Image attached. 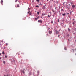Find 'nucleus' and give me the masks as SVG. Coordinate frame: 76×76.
<instances>
[{"label": "nucleus", "mask_w": 76, "mask_h": 76, "mask_svg": "<svg viewBox=\"0 0 76 76\" xmlns=\"http://www.w3.org/2000/svg\"><path fill=\"white\" fill-rule=\"evenodd\" d=\"M68 30L69 31V32H70V28H68Z\"/></svg>", "instance_id": "11"}, {"label": "nucleus", "mask_w": 76, "mask_h": 76, "mask_svg": "<svg viewBox=\"0 0 76 76\" xmlns=\"http://www.w3.org/2000/svg\"><path fill=\"white\" fill-rule=\"evenodd\" d=\"M35 20H37V18H35Z\"/></svg>", "instance_id": "24"}, {"label": "nucleus", "mask_w": 76, "mask_h": 76, "mask_svg": "<svg viewBox=\"0 0 76 76\" xmlns=\"http://www.w3.org/2000/svg\"><path fill=\"white\" fill-rule=\"evenodd\" d=\"M49 0H47V1H48Z\"/></svg>", "instance_id": "41"}, {"label": "nucleus", "mask_w": 76, "mask_h": 76, "mask_svg": "<svg viewBox=\"0 0 76 76\" xmlns=\"http://www.w3.org/2000/svg\"><path fill=\"white\" fill-rule=\"evenodd\" d=\"M64 50H66V47H65L64 48Z\"/></svg>", "instance_id": "17"}, {"label": "nucleus", "mask_w": 76, "mask_h": 76, "mask_svg": "<svg viewBox=\"0 0 76 76\" xmlns=\"http://www.w3.org/2000/svg\"><path fill=\"white\" fill-rule=\"evenodd\" d=\"M28 10H30V8H28Z\"/></svg>", "instance_id": "28"}, {"label": "nucleus", "mask_w": 76, "mask_h": 76, "mask_svg": "<svg viewBox=\"0 0 76 76\" xmlns=\"http://www.w3.org/2000/svg\"><path fill=\"white\" fill-rule=\"evenodd\" d=\"M73 20H75V19H73Z\"/></svg>", "instance_id": "38"}, {"label": "nucleus", "mask_w": 76, "mask_h": 76, "mask_svg": "<svg viewBox=\"0 0 76 76\" xmlns=\"http://www.w3.org/2000/svg\"><path fill=\"white\" fill-rule=\"evenodd\" d=\"M49 33L50 34H52V31H49Z\"/></svg>", "instance_id": "3"}, {"label": "nucleus", "mask_w": 76, "mask_h": 76, "mask_svg": "<svg viewBox=\"0 0 76 76\" xmlns=\"http://www.w3.org/2000/svg\"><path fill=\"white\" fill-rule=\"evenodd\" d=\"M68 41H69V39H68Z\"/></svg>", "instance_id": "43"}, {"label": "nucleus", "mask_w": 76, "mask_h": 76, "mask_svg": "<svg viewBox=\"0 0 76 76\" xmlns=\"http://www.w3.org/2000/svg\"><path fill=\"white\" fill-rule=\"evenodd\" d=\"M18 1V0H16L15 1V2H17Z\"/></svg>", "instance_id": "22"}, {"label": "nucleus", "mask_w": 76, "mask_h": 76, "mask_svg": "<svg viewBox=\"0 0 76 76\" xmlns=\"http://www.w3.org/2000/svg\"><path fill=\"white\" fill-rule=\"evenodd\" d=\"M45 15V13H42V16H43L44 15Z\"/></svg>", "instance_id": "5"}, {"label": "nucleus", "mask_w": 76, "mask_h": 76, "mask_svg": "<svg viewBox=\"0 0 76 76\" xmlns=\"http://www.w3.org/2000/svg\"><path fill=\"white\" fill-rule=\"evenodd\" d=\"M22 73H24V74H25V71H22Z\"/></svg>", "instance_id": "9"}, {"label": "nucleus", "mask_w": 76, "mask_h": 76, "mask_svg": "<svg viewBox=\"0 0 76 76\" xmlns=\"http://www.w3.org/2000/svg\"><path fill=\"white\" fill-rule=\"evenodd\" d=\"M17 7H19V4H17Z\"/></svg>", "instance_id": "7"}, {"label": "nucleus", "mask_w": 76, "mask_h": 76, "mask_svg": "<svg viewBox=\"0 0 76 76\" xmlns=\"http://www.w3.org/2000/svg\"><path fill=\"white\" fill-rule=\"evenodd\" d=\"M0 55H1V53H0Z\"/></svg>", "instance_id": "32"}, {"label": "nucleus", "mask_w": 76, "mask_h": 76, "mask_svg": "<svg viewBox=\"0 0 76 76\" xmlns=\"http://www.w3.org/2000/svg\"><path fill=\"white\" fill-rule=\"evenodd\" d=\"M31 13H32V12H31L29 13V15H31Z\"/></svg>", "instance_id": "16"}, {"label": "nucleus", "mask_w": 76, "mask_h": 76, "mask_svg": "<svg viewBox=\"0 0 76 76\" xmlns=\"http://www.w3.org/2000/svg\"><path fill=\"white\" fill-rule=\"evenodd\" d=\"M30 12H31V11H29V12H28V14H29V13Z\"/></svg>", "instance_id": "15"}, {"label": "nucleus", "mask_w": 76, "mask_h": 76, "mask_svg": "<svg viewBox=\"0 0 76 76\" xmlns=\"http://www.w3.org/2000/svg\"><path fill=\"white\" fill-rule=\"evenodd\" d=\"M3 0H1V3L2 6H3Z\"/></svg>", "instance_id": "1"}, {"label": "nucleus", "mask_w": 76, "mask_h": 76, "mask_svg": "<svg viewBox=\"0 0 76 76\" xmlns=\"http://www.w3.org/2000/svg\"><path fill=\"white\" fill-rule=\"evenodd\" d=\"M5 58H7V56H6V55L5 56Z\"/></svg>", "instance_id": "18"}, {"label": "nucleus", "mask_w": 76, "mask_h": 76, "mask_svg": "<svg viewBox=\"0 0 76 76\" xmlns=\"http://www.w3.org/2000/svg\"><path fill=\"white\" fill-rule=\"evenodd\" d=\"M6 76H9V75H7Z\"/></svg>", "instance_id": "33"}, {"label": "nucleus", "mask_w": 76, "mask_h": 76, "mask_svg": "<svg viewBox=\"0 0 76 76\" xmlns=\"http://www.w3.org/2000/svg\"><path fill=\"white\" fill-rule=\"evenodd\" d=\"M23 20H25V18L24 19H23Z\"/></svg>", "instance_id": "31"}, {"label": "nucleus", "mask_w": 76, "mask_h": 76, "mask_svg": "<svg viewBox=\"0 0 76 76\" xmlns=\"http://www.w3.org/2000/svg\"><path fill=\"white\" fill-rule=\"evenodd\" d=\"M1 42H3V41H1Z\"/></svg>", "instance_id": "27"}, {"label": "nucleus", "mask_w": 76, "mask_h": 76, "mask_svg": "<svg viewBox=\"0 0 76 76\" xmlns=\"http://www.w3.org/2000/svg\"><path fill=\"white\" fill-rule=\"evenodd\" d=\"M38 18H39V17L37 18V19H38Z\"/></svg>", "instance_id": "26"}, {"label": "nucleus", "mask_w": 76, "mask_h": 76, "mask_svg": "<svg viewBox=\"0 0 76 76\" xmlns=\"http://www.w3.org/2000/svg\"><path fill=\"white\" fill-rule=\"evenodd\" d=\"M55 9H56V8H55Z\"/></svg>", "instance_id": "44"}, {"label": "nucleus", "mask_w": 76, "mask_h": 76, "mask_svg": "<svg viewBox=\"0 0 76 76\" xmlns=\"http://www.w3.org/2000/svg\"><path fill=\"white\" fill-rule=\"evenodd\" d=\"M1 57H0V60H1Z\"/></svg>", "instance_id": "30"}, {"label": "nucleus", "mask_w": 76, "mask_h": 76, "mask_svg": "<svg viewBox=\"0 0 76 76\" xmlns=\"http://www.w3.org/2000/svg\"><path fill=\"white\" fill-rule=\"evenodd\" d=\"M38 73H39V71H38Z\"/></svg>", "instance_id": "29"}, {"label": "nucleus", "mask_w": 76, "mask_h": 76, "mask_svg": "<svg viewBox=\"0 0 76 76\" xmlns=\"http://www.w3.org/2000/svg\"><path fill=\"white\" fill-rule=\"evenodd\" d=\"M73 25H74L75 24V22L73 23Z\"/></svg>", "instance_id": "25"}, {"label": "nucleus", "mask_w": 76, "mask_h": 76, "mask_svg": "<svg viewBox=\"0 0 76 76\" xmlns=\"http://www.w3.org/2000/svg\"><path fill=\"white\" fill-rule=\"evenodd\" d=\"M72 8H75V5H72Z\"/></svg>", "instance_id": "4"}, {"label": "nucleus", "mask_w": 76, "mask_h": 76, "mask_svg": "<svg viewBox=\"0 0 76 76\" xmlns=\"http://www.w3.org/2000/svg\"><path fill=\"white\" fill-rule=\"evenodd\" d=\"M36 7H39V6L38 5H37L36 6Z\"/></svg>", "instance_id": "14"}, {"label": "nucleus", "mask_w": 76, "mask_h": 76, "mask_svg": "<svg viewBox=\"0 0 76 76\" xmlns=\"http://www.w3.org/2000/svg\"><path fill=\"white\" fill-rule=\"evenodd\" d=\"M37 2H39V0H36Z\"/></svg>", "instance_id": "10"}, {"label": "nucleus", "mask_w": 76, "mask_h": 76, "mask_svg": "<svg viewBox=\"0 0 76 76\" xmlns=\"http://www.w3.org/2000/svg\"><path fill=\"white\" fill-rule=\"evenodd\" d=\"M4 76H6V75H4Z\"/></svg>", "instance_id": "37"}, {"label": "nucleus", "mask_w": 76, "mask_h": 76, "mask_svg": "<svg viewBox=\"0 0 76 76\" xmlns=\"http://www.w3.org/2000/svg\"><path fill=\"white\" fill-rule=\"evenodd\" d=\"M42 22H43L42 20H38V22L39 23H42Z\"/></svg>", "instance_id": "2"}, {"label": "nucleus", "mask_w": 76, "mask_h": 76, "mask_svg": "<svg viewBox=\"0 0 76 76\" xmlns=\"http://www.w3.org/2000/svg\"><path fill=\"white\" fill-rule=\"evenodd\" d=\"M75 41H76V40H75Z\"/></svg>", "instance_id": "45"}, {"label": "nucleus", "mask_w": 76, "mask_h": 76, "mask_svg": "<svg viewBox=\"0 0 76 76\" xmlns=\"http://www.w3.org/2000/svg\"><path fill=\"white\" fill-rule=\"evenodd\" d=\"M51 23H53V21H51Z\"/></svg>", "instance_id": "20"}, {"label": "nucleus", "mask_w": 76, "mask_h": 76, "mask_svg": "<svg viewBox=\"0 0 76 76\" xmlns=\"http://www.w3.org/2000/svg\"><path fill=\"white\" fill-rule=\"evenodd\" d=\"M69 6H70V4H69Z\"/></svg>", "instance_id": "42"}, {"label": "nucleus", "mask_w": 76, "mask_h": 76, "mask_svg": "<svg viewBox=\"0 0 76 76\" xmlns=\"http://www.w3.org/2000/svg\"><path fill=\"white\" fill-rule=\"evenodd\" d=\"M48 17H50V15H48Z\"/></svg>", "instance_id": "23"}, {"label": "nucleus", "mask_w": 76, "mask_h": 76, "mask_svg": "<svg viewBox=\"0 0 76 76\" xmlns=\"http://www.w3.org/2000/svg\"><path fill=\"white\" fill-rule=\"evenodd\" d=\"M65 15H66V14L65 13L63 14H62L63 16H65Z\"/></svg>", "instance_id": "8"}, {"label": "nucleus", "mask_w": 76, "mask_h": 76, "mask_svg": "<svg viewBox=\"0 0 76 76\" xmlns=\"http://www.w3.org/2000/svg\"><path fill=\"white\" fill-rule=\"evenodd\" d=\"M12 62H15V61H13Z\"/></svg>", "instance_id": "34"}, {"label": "nucleus", "mask_w": 76, "mask_h": 76, "mask_svg": "<svg viewBox=\"0 0 76 76\" xmlns=\"http://www.w3.org/2000/svg\"><path fill=\"white\" fill-rule=\"evenodd\" d=\"M39 13H40V12H37V14L39 15Z\"/></svg>", "instance_id": "13"}, {"label": "nucleus", "mask_w": 76, "mask_h": 76, "mask_svg": "<svg viewBox=\"0 0 76 76\" xmlns=\"http://www.w3.org/2000/svg\"><path fill=\"white\" fill-rule=\"evenodd\" d=\"M59 36H60V35H58V37H59Z\"/></svg>", "instance_id": "36"}, {"label": "nucleus", "mask_w": 76, "mask_h": 76, "mask_svg": "<svg viewBox=\"0 0 76 76\" xmlns=\"http://www.w3.org/2000/svg\"><path fill=\"white\" fill-rule=\"evenodd\" d=\"M58 22H59V20H58Z\"/></svg>", "instance_id": "40"}, {"label": "nucleus", "mask_w": 76, "mask_h": 76, "mask_svg": "<svg viewBox=\"0 0 76 76\" xmlns=\"http://www.w3.org/2000/svg\"><path fill=\"white\" fill-rule=\"evenodd\" d=\"M56 34H58V31L57 30H56Z\"/></svg>", "instance_id": "12"}, {"label": "nucleus", "mask_w": 76, "mask_h": 76, "mask_svg": "<svg viewBox=\"0 0 76 76\" xmlns=\"http://www.w3.org/2000/svg\"><path fill=\"white\" fill-rule=\"evenodd\" d=\"M2 54H5V53H4V51H3V52L2 53Z\"/></svg>", "instance_id": "6"}, {"label": "nucleus", "mask_w": 76, "mask_h": 76, "mask_svg": "<svg viewBox=\"0 0 76 76\" xmlns=\"http://www.w3.org/2000/svg\"><path fill=\"white\" fill-rule=\"evenodd\" d=\"M53 17H54V15H53Z\"/></svg>", "instance_id": "35"}, {"label": "nucleus", "mask_w": 76, "mask_h": 76, "mask_svg": "<svg viewBox=\"0 0 76 76\" xmlns=\"http://www.w3.org/2000/svg\"><path fill=\"white\" fill-rule=\"evenodd\" d=\"M0 44V45H1V43Z\"/></svg>", "instance_id": "39"}, {"label": "nucleus", "mask_w": 76, "mask_h": 76, "mask_svg": "<svg viewBox=\"0 0 76 76\" xmlns=\"http://www.w3.org/2000/svg\"><path fill=\"white\" fill-rule=\"evenodd\" d=\"M8 45V44L7 43H6V45H7V46Z\"/></svg>", "instance_id": "21"}, {"label": "nucleus", "mask_w": 76, "mask_h": 76, "mask_svg": "<svg viewBox=\"0 0 76 76\" xmlns=\"http://www.w3.org/2000/svg\"><path fill=\"white\" fill-rule=\"evenodd\" d=\"M3 63H4V64H5V63H6L5 61H3Z\"/></svg>", "instance_id": "19"}]
</instances>
